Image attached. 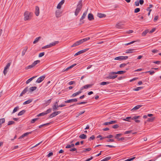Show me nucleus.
<instances>
[{
    "label": "nucleus",
    "instance_id": "obj_1",
    "mask_svg": "<svg viewBox=\"0 0 161 161\" xmlns=\"http://www.w3.org/2000/svg\"><path fill=\"white\" fill-rule=\"evenodd\" d=\"M24 20H29L31 19L32 17L31 13L28 11H25L24 13Z\"/></svg>",
    "mask_w": 161,
    "mask_h": 161
},
{
    "label": "nucleus",
    "instance_id": "obj_2",
    "mask_svg": "<svg viewBox=\"0 0 161 161\" xmlns=\"http://www.w3.org/2000/svg\"><path fill=\"white\" fill-rule=\"evenodd\" d=\"M82 7V3L81 1H80L78 3L77 5L76 8L75 12V15L77 16L81 10Z\"/></svg>",
    "mask_w": 161,
    "mask_h": 161
},
{
    "label": "nucleus",
    "instance_id": "obj_3",
    "mask_svg": "<svg viewBox=\"0 0 161 161\" xmlns=\"http://www.w3.org/2000/svg\"><path fill=\"white\" fill-rule=\"evenodd\" d=\"M40 62V60H37L35 61L31 65H29L25 68L26 69H30L34 67L36 64L39 63Z\"/></svg>",
    "mask_w": 161,
    "mask_h": 161
},
{
    "label": "nucleus",
    "instance_id": "obj_4",
    "mask_svg": "<svg viewBox=\"0 0 161 161\" xmlns=\"http://www.w3.org/2000/svg\"><path fill=\"white\" fill-rule=\"evenodd\" d=\"M87 10L86 11H85L83 14L82 16H81V18H80V24H83L84 23V21H82V20L84 19L85 17H86L87 14Z\"/></svg>",
    "mask_w": 161,
    "mask_h": 161
},
{
    "label": "nucleus",
    "instance_id": "obj_5",
    "mask_svg": "<svg viewBox=\"0 0 161 161\" xmlns=\"http://www.w3.org/2000/svg\"><path fill=\"white\" fill-rule=\"evenodd\" d=\"M62 13V11L60 9H58L55 12V15L56 17L57 18L60 17L61 16Z\"/></svg>",
    "mask_w": 161,
    "mask_h": 161
},
{
    "label": "nucleus",
    "instance_id": "obj_6",
    "mask_svg": "<svg viewBox=\"0 0 161 161\" xmlns=\"http://www.w3.org/2000/svg\"><path fill=\"white\" fill-rule=\"evenodd\" d=\"M89 48H86L82 50H81L80 51H79L77 53L75 54V56H76L78 55H79V54H80L83 53H84L86 51H88L89 50Z\"/></svg>",
    "mask_w": 161,
    "mask_h": 161
},
{
    "label": "nucleus",
    "instance_id": "obj_7",
    "mask_svg": "<svg viewBox=\"0 0 161 161\" xmlns=\"http://www.w3.org/2000/svg\"><path fill=\"white\" fill-rule=\"evenodd\" d=\"M60 113L61 112L59 111L54 112L50 115L49 117L50 118H52L58 114H60Z\"/></svg>",
    "mask_w": 161,
    "mask_h": 161
},
{
    "label": "nucleus",
    "instance_id": "obj_8",
    "mask_svg": "<svg viewBox=\"0 0 161 161\" xmlns=\"http://www.w3.org/2000/svg\"><path fill=\"white\" fill-rule=\"evenodd\" d=\"M93 84H92L86 85L81 87L80 89H81V90L82 91L84 89H87L88 88L91 87L92 86H93Z\"/></svg>",
    "mask_w": 161,
    "mask_h": 161
},
{
    "label": "nucleus",
    "instance_id": "obj_9",
    "mask_svg": "<svg viewBox=\"0 0 161 161\" xmlns=\"http://www.w3.org/2000/svg\"><path fill=\"white\" fill-rule=\"evenodd\" d=\"M112 72H111L107 77V78L110 79H114L116 78L117 76V75H115V74H112Z\"/></svg>",
    "mask_w": 161,
    "mask_h": 161
},
{
    "label": "nucleus",
    "instance_id": "obj_10",
    "mask_svg": "<svg viewBox=\"0 0 161 161\" xmlns=\"http://www.w3.org/2000/svg\"><path fill=\"white\" fill-rule=\"evenodd\" d=\"M77 101V100L76 98H74L72 99H69L64 101V103H71L72 102H76Z\"/></svg>",
    "mask_w": 161,
    "mask_h": 161
},
{
    "label": "nucleus",
    "instance_id": "obj_11",
    "mask_svg": "<svg viewBox=\"0 0 161 161\" xmlns=\"http://www.w3.org/2000/svg\"><path fill=\"white\" fill-rule=\"evenodd\" d=\"M64 2V0H62L58 4L57 6V8L58 9H60L62 7V6Z\"/></svg>",
    "mask_w": 161,
    "mask_h": 161
},
{
    "label": "nucleus",
    "instance_id": "obj_12",
    "mask_svg": "<svg viewBox=\"0 0 161 161\" xmlns=\"http://www.w3.org/2000/svg\"><path fill=\"white\" fill-rule=\"evenodd\" d=\"M122 135V134L120 133H119L117 134L115 136V138L117 139L118 141H120V140H123L125 139V138L124 137H121L120 138H118V137Z\"/></svg>",
    "mask_w": 161,
    "mask_h": 161
},
{
    "label": "nucleus",
    "instance_id": "obj_13",
    "mask_svg": "<svg viewBox=\"0 0 161 161\" xmlns=\"http://www.w3.org/2000/svg\"><path fill=\"white\" fill-rule=\"evenodd\" d=\"M45 78L44 76H42L39 77L36 80V82L38 83H40Z\"/></svg>",
    "mask_w": 161,
    "mask_h": 161
},
{
    "label": "nucleus",
    "instance_id": "obj_14",
    "mask_svg": "<svg viewBox=\"0 0 161 161\" xmlns=\"http://www.w3.org/2000/svg\"><path fill=\"white\" fill-rule=\"evenodd\" d=\"M35 13L36 15L37 16H38L39 15V14H40L39 8L37 6H36V7L35 11Z\"/></svg>",
    "mask_w": 161,
    "mask_h": 161
},
{
    "label": "nucleus",
    "instance_id": "obj_15",
    "mask_svg": "<svg viewBox=\"0 0 161 161\" xmlns=\"http://www.w3.org/2000/svg\"><path fill=\"white\" fill-rule=\"evenodd\" d=\"M51 111H52V109L49 108V109H47L45 112L41 113V115L42 116H44L45 115H46V114L50 113Z\"/></svg>",
    "mask_w": 161,
    "mask_h": 161
},
{
    "label": "nucleus",
    "instance_id": "obj_16",
    "mask_svg": "<svg viewBox=\"0 0 161 161\" xmlns=\"http://www.w3.org/2000/svg\"><path fill=\"white\" fill-rule=\"evenodd\" d=\"M82 92V90L80 89L79 91L75 93L72 94L71 95V97H75L76 96L79 95V94H80Z\"/></svg>",
    "mask_w": 161,
    "mask_h": 161
},
{
    "label": "nucleus",
    "instance_id": "obj_17",
    "mask_svg": "<svg viewBox=\"0 0 161 161\" xmlns=\"http://www.w3.org/2000/svg\"><path fill=\"white\" fill-rule=\"evenodd\" d=\"M123 25V24L121 22L118 23L116 25L115 27L119 29H122L123 28L122 25Z\"/></svg>",
    "mask_w": 161,
    "mask_h": 161
},
{
    "label": "nucleus",
    "instance_id": "obj_18",
    "mask_svg": "<svg viewBox=\"0 0 161 161\" xmlns=\"http://www.w3.org/2000/svg\"><path fill=\"white\" fill-rule=\"evenodd\" d=\"M59 107L58 104V102H56L53 106V111L57 110L58 108Z\"/></svg>",
    "mask_w": 161,
    "mask_h": 161
},
{
    "label": "nucleus",
    "instance_id": "obj_19",
    "mask_svg": "<svg viewBox=\"0 0 161 161\" xmlns=\"http://www.w3.org/2000/svg\"><path fill=\"white\" fill-rule=\"evenodd\" d=\"M31 133H32L31 132L25 133L23 134L21 136L19 137V139H20L23 138L24 137L27 136V135H28L29 134H31Z\"/></svg>",
    "mask_w": 161,
    "mask_h": 161
},
{
    "label": "nucleus",
    "instance_id": "obj_20",
    "mask_svg": "<svg viewBox=\"0 0 161 161\" xmlns=\"http://www.w3.org/2000/svg\"><path fill=\"white\" fill-rule=\"evenodd\" d=\"M125 72V71H118L117 72H112V74H123Z\"/></svg>",
    "mask_w": 161,
    "mask_h": 161
},
{
    "label": "nucleus",
    "instance_id": "obj_21",
    "mask_svg": "<svg viewBox=\"0 0 161 161\" xmlns=\"http://www.w3.org/2000/svg\"><path fill=\"white\" fill-rule=\"evenodd\" d=\"M28 90V87H27L25 88L24 90L21 93V94H20V96H22L23 95L25 94L27 92Z\"/></svg>",
    "mask_w": 161,
    "mask_h": 161
},
{
    "label": "nucleus",
    "instance_id": "obj_22",
    "mask_svg": "<svg viewBox=\"0 0 161 161\" xmlns=\"http://www.w3.org/2000/svg\"><path fill=\"white\" fill-rule=\"evenodd\" d=\"M88 18L90 20H92L94 19L93 15L91 13H90L88 14Z\"/></svg>",
    "mask_w": 161,
    "mask_h": 161
},
{
    "label": "nucleus",
    "instance_id": "obj_23",
    "mask_svg": "<svg viewBox=\"0 0 161 161\" xmlns=\"http://www.w3.org/2000/svg\"><path fill=\"white\" fill-rule=\"evenodd\" d=\"M59 43V42L58 41H55L53 42H51L49 44L50 47H51L52 46H54L58 44Z\"/></svg>",
    "mask_w": 161,
    "mask_h": 161
},
{
    "label": "nucleus",
    "instance_id": "obj_24",
    "mask_svg": "<svg viewBox=\"0 0 161 161\" xmlns=\"http://www.w3.org/2000/svg\"><path fill=\"white\" fill-rule=\"evenodd\" d=\"M97 16L100 18H102L105 17L106 15L104 14L98 13L97 14Z\"/></svg>",
    "mask_w": 161,
    "mask_h": 161
},
{
    "label": "nucleus",
    "instance_id": "obj_25",
    "mask_svg": "<svg viewBox=\"0 0 161 161\" xmlns=\"http://www.w3.org/2000/svg\"><path fill=\"white\" fill-rule=\"evenodd\" d=\"M75 65H76V64H74L71 65V66H70L68 67L66 69H64L63 70V72H65V71L68 70L69 69L72 68Z\"/></svg>",
    "mask_w": 161,
    "mask_h": 161
},
{
    "label": "nucleus",
    "instance_id": "obj_26",
    "mask_svg": "<svg viewBox=\"0 0 161 161\" xmlns=\"http://www.w3.org/2000/svg\"><path fill=\"white\" fill-rule=\"evenodd\" d=\"M142 106V105H138L135 107L134 108H133L132 109H131V111H133L134 110H136L138 109L139 108H140Z\"/></svg>",
    "mask_w": 161,
    "mask_h": 161
},
{
    "label": "nucleus",
    "instance_id": "obj_27",
    "mask_svg": "<svg viewBox=\"0 0 161 161\" xmlns=\"http://www.w3.org/2000/svg\"><path fill=\"white\" fill-rule=\"evenodd\" d=\"M41 38V36H39L36 38L33 42V44H36L37 42Z\"/></svg>",
    "mask_w": 161,
    "mask_h": 161
},
{
    "label": "nucleus",
    "instance_id": "obj_28",
    "mask_svg": "<svg viewBox=\"0 0 161 161\" xmlns=\"http://www.w3.org/2000/svg\"><path fill=\"white\" fill-rule=\"evenodd\" d=\"M134 50V49H128L126 51L125 53H132L133 52V51Z\"/></svg>",
    "mask_w": 161,
    "mask_h": 161
},
{
    "label": "nucleus",
    "instance_id": "obj_29",
    "mask_svg": "<svg viewBox=\"0 0 161 161\" xmlns=\"http://www.w3.org/2000/svg\"><path fill=\"white\" fill-rule=\"evenodd\" d=\"M32 101V100L31 99H29L28 100H27L23 104L24 105H25L26 104H28L31 103Z\"/></svg>",
    "mask_w": 161,
    "mask_h": 161
},
{
    "label": "nucleus",
    "instance_id": "obj_30",
    "mask_svg": "<svg viewBox=\"0 0 161 161\" xmlns=\"http://www.w3.org/2000/svg\"><path fill=\"white\" fill-rule=\"evenodd\" d=\"M27 49H28V47H25L24 49L22 52V56H23L25 54L26 51L27 50Z\"/></svg>",
    "mask_w": 161,
    "mask_h": 161
},
{
    "label": "nucleus",
    "instance_id": "obj_31",
    "mask_svg": "<svg viewBox=\"0 0 161 161\" xmlns=\"http://www.w3.org/2000/svg\"><path fill=\"white\" fill-rule=\"evenodd\" d=\"M79 137L82 139H85L86 137V135L83 134L80 135Z\"/></svg>",
    "mask_w": 161,
    "mask_h": 161
},
{
    "label": "nucleus",
    "instance_id": "obj_32",
    "mask_svg": "<svg viewBox=\"0 0 161 161\" xmlns=\"http://www.w3.org/2000/svg\"><path fill=\"white\" fill-rule=\"evenodd\" d=\"M36 88L37 87L36 86H33L31 87L30 88V91L31 92H32L34 91V90H36Z\"/></svg>",
    "mask_w": 161,
    "mask_h": 161
},
{
    "label": "nucleus",
    "instance_id": "obj_33",
    "mask_svg": "<svg viewBox=\"0 0 161 161\" xmlns=\"http://www.w3.org/2000/svg\"><path fill=\"white\" fill-rule=\"evenodd\" d=\"M25 110H23L20 111L19 112L18 114V116L22 115L25 113Z\"/></svg>",
    "mask_w": 161,
    "mask_h": 161
},
{
    "label": "nucleus",
    "instance_id": "obj_34",
    "mask_svg": "<svg viewBox=\"0 0 161 161\" xmlns=\"http://www.w3.org/2000/svg\"><path fill=\"white\" fill-rule=\"evenodd\" d=\"M19 109V107L18 106L16 107L14 109L12 113L13 114L15 113V112H17L18 110Z\"/></svg>",
    "mask_w": 161,
    "mask_h": 161
},
{
    "label": "nucleus",
    "instance_id": "obj_35",
    "mask_svg": "<svg viewBox=\"0 0 161 161\" xmlns=\"http://www.w3.org/2000/svg\"><path fill=\"white\" fill-rule=\"evenodd\" d=\"M148 30H146L144 31L142 33V36H145L148 32Z\"/></svg>",
    "mask_w": 161,
    "mask_h": 161
},
{
    "label": "nucleus",
    "instance_id": "obj_36",
    "mask_svg": "<svg viewBox=\"0 0 161 161\" xmlns=\"http://www.w3.org/2000/svg\"><path fill=\"white\" fill-rule=\"evenodd\" d=\"M131 119V117H126L125 119H123V120L125 121H127L129 122H130V121L129 120Z\"/></svg>",
    "mask_w": 161,
    "mask_h": 161
},
{
    "label": "nucleus",
    "instance_id": "obj_37",
    "mask_svg": "<svg viewBox=\"0 0 161 161\" xmlns=\"http://www.w3.org/2000/svg\"><path fill=\"white\" fill-rule=\"evenodd\" d=\"M110 158L111 157H107L101 160V161H107L109 160Z\"/></svg>",
    "mask_w": 161,
    "mask_h": 161
},
{
    "label": "nucleus",
    "instance_id": "obj_38",
    "mask_svg": "<svg viewBox=\"0 0 161 161\" xmlns=\"http://www.w3.org/2000/svg\"><path fill=\"white\" fill-rule=\"evenodd\" d=\"M121 60H125L128 58V57L127 56H121Z\"/></svg>",
    "mask_w": 161,
    "mask_h": 161
},
{
    "label": "nucleus",
    "instance_id": "obj_39",
    "mask_svg": "<svg viewBox=\"0 0 161 161\" xmlns=\"http://www.w3.org/2000/svg\"><path fill=\"white\" fill-rule=\"evenodd\" d=\"M109 84V82H103L100 83V85H104Z\"/></svg>",
    "mask_w": 161,
    "mask_h": 161
},
{
    "label": "nucleus",
    "instance_id": "obj_40",
    "mask_svg": "<svg viewBox=\"0 0 161 161\" xmlns=\"http://www.w3.org/2000/svg\"><path fill=\"white\" fill-rule=\"evenodd\" d=\"M143 88L142 87H137L133 89L135 91H138L141 89H142Z\"/></svg>",
    "mask_w": 161,
    "mask_h": 161
},
{
    "label": "nucleus",
    "instance_id": "obj_41",
    "mask_svg": "<svg viewBox=\"0 0 161 161\" xmlns=\"http://www.w3.org/2000/svg\"><path fill=\"white\" fill-rule=\"evenodd\" d=\"M14 123H15V122L14 121H9L8 123V125H11L14 124Z\"/></svg>",
    "mask_w": 161,
    "mask_h": 161
},
{
    "label": "nucleus",
    "instance_id": "obj_42",
    "mask_svg": "<svg viewBox=\"0 0 161 161\" xmlns=\"http://www.w3.org/2000/svg\"><path fill=\"white\" fill-rule=\"evenodd\" d=\"M85 111H83L80 112V113H78L77 114V115L76 116V117H78L80 115L83 114L84 113Z\"/></svg>",
    "mask_w": 161,
    "mask_h": 161
},
{
    "label": "nucleus",
    "instance_id": "obj_43",
    "mask_svg": "<svg viewBox=\"0 0 161 161\" xmlns=\"http://www.w3.org/2000/svg\"><path fill=\"white\" fill-rule=\"evenodd\" d=\"M114 60H121V56L116 57L114 58Z\"/></svg>",
    "mask_w": 161,
    "mask_h": 161
},
{
    "label": "nucleus",
    "instance_id": "obj_44",
    "mask_svg": "<svg viewBox=\"0 0 161 161\" xmlns=\"http://www.w3.org/2000/svg\"><path fill=\"white\" fill-rule=\"evenodd\" d=\"M90 39V37H87L86 38H85L82 39V40L83 42H85L87 40H89Z\"/></svg>",
    "mask_w": 161,
    "mask_h": 161
},
{
    "label": "nucleus",
    "instance_id": "obj_45",
    "mask_svg": "<svg viewBox=\"0 0 161 161\" xmlns=\"http://www.w3.org/2000/svg\"><path fill=\"white\" fill-rule=\"evenodd\" d=\"M135 158H136V157H134L133 158H131L130 159H126L125 161H132V160H133V159H134Z\"/></svg>",
    "mask_w": 161,
    "mask_h": 161
},
{
    "label": "nucleus",
    "instance_id": "obj_46",
    "mask_svg": "<svg viewBox=\"0 0 161 161\" xmlns=\"http://www.w3.org/2000/svg\"><path fill=\"white\" fill-rule=\"evenodd\" d=\"M5 122V119L4 118H2L0 119V122L2 124L4 123Z\"/></svg>",
    "mask_w": 161,
    "mask_h": 161
},
{
    "label": "nucleus",
    "instance_id": "obj_47",
    "mask_svg": "<svg viewBox=\"0 0 161 161\" xmlns=\"http://www.w3.org/2000/svg\"><path fill=\"white\" fill-rule=\"evenodd\" d=\"M50 124V123H46V124H43V125H40L39 126V127L40 128H41L42 127L45 126V125H49V124Z\"/></svg>",
    "mask_w": 161,
    "mask_h": 161
},
{
    "label": "nucleus",
    "instance_id": "obj_48",
    "mask_svg": "<svg viewBox=\"0 0 161 161\" xmlns=\"http://www.w3.org/2000/svg\"><path fill=\"white\" fill-rule=\"evenodd\" d=\"M140 11V9L139 8H137L135 9L134 12L135 13H137L139 12Z\"/></svg>",
    "mask_w": 161,
    "mask_h": 161
},
{
    "label": "nucleus",
    "instance_id": "obj_49",
    "mask_svg": "<svg viewBox=\"0 0 161 161\" xmlns=\"http://www.w3.org/2000/svg\"><path fill=\"white\" fill-rule=\"evenodd\" d=\"M79 45L78 44V43L77 42H75V43H74L73 45H72L71 46V47H74L76 46H78Z\"/></svg>",
    "mask_w": 161,
    "mask_h": 161
},
{
    "label": "nucleus",
    "instance_id": "obj_50",
    "mask_svg": "<svg viewBox=\"0 0 161 161\" xmlns=\"http://www.w3.org/2000/svg\"><path fill=\"white\" fill-rule=\"evenodd\" d=\"M10 63H9L7 64L6 66L5 67L4 69H7L10 67Z\"/></svg>",
    "mask_w": 161,
    "mask_h": 161
},
{
    "label": "nucleus",
    "instance_id": "obj_51",
    "mask_svg": "<svg viewBox=\"0 0 161 161\" xmlns=\"http://www.w3.org/2000/svg\"><path fill=\"white\" fill-rule=\"evenodd\" d=\"M44 54H45V53L44 52H42V53H40L39 54L38 57H42L44 55Z\"/></svg>",
    "mask_w": 161,
    "mask_h": 161
},
{
    "label": "nucleus",
    "instance_id": "obj_52",
    "mask_svg": "<svg viewBox=\"0 0 161 161\" xmlns=\"http://www.w3.org/2000/svg\"><path fill=\"white\" fill-rule=\"evenodd\" d=\"M126 65H127L126 64H125V63L122 64H121L120 65L119 67L120 68L124 67L125 66H126Z\"/></svg>",
    "mask_w": 161,
    "mask_h": 161
},
{
    "label": "nucleus",
    "instance_id": "obj_53",
    "mask_svg": "<svg viewBox=\"0 0 161 161\" xmlns=\"http://www.w3.org/2000/svg\"><path fill=\"white\" fill-rule=\"evenodd\" d=\"M140 117V116H135L133 117L132 118V119H137L139 118Z\"/></svg>",
    "mask_w": 161,
    "mask_h": 161
},
{
    "label": "nucleus",
    "instance_id": "obj_54",
    "mask_svg": "<svg viewBox=\"0 0 161 161\" xmlns=\"http://www.w3.org/2000/svg\"><path fill=\"white\" fill-rule=\"evenodd\" d=\"M38 119V118L33 119L31 120V123H34L35 121Z\"/></svg>",
    "mask_w": 161,
    "mask_h": 161
},
{
    "label": "nucleus",
    "instance_id": "obj_55",
    "mask_svg": "<svg viewBox=\"0 0 161 161\" xmlns=\"http://www.w3.org/2000/svg\"><path fill=\"white\" fill-rule=\"evenodd\" d=\"M135 42H136L135 41H133L130 42H129V43H125L124 45H125V46L128 45H129L132 44L133 43Z\"/></svg>",
    "mask_w": 161,
    "mask_h": 161
},
{
    "label": "nucleus",
    "instance_id": "obj_56",
    "mask_svg": "<svg viewBox=\"0 0 161 161\" xmlns=\"http://www.w3.org/2000/svg\"><path fill=\"white\" fill-rule=\"evenodd\" d=\"M75 82L74 81H71L69 82L68 83V84L69 85H71L73 84H75Z\"/></svg>",
    "mask_w": 161,
    "mask_h": 161
},
{
    "label": "nucleus",
    "instance_id": "obj_57",
    "mask_svg": "<svg viewBox=\"0 0 161 161\" xmlns=\"http://www.w3.org/2000/svg\"><path fill=\"white\" fill-rule=\"evenodd\" d=\"M113 137V136L112 135H109L108 136H106V137H104V138H112Z\"/></svg>",
    "mask_w": 161,
    "mask_h": 161
},
{
    "label": "nucleus",
    "instance_id": "obj_58",
    "mask_svg": "<svg viewBox=\"0 0 161 161\" xmlns=\"http://www.w3.org/2000/svg\"><path fill=\"white\" fill-rule=\"evenodd\" d=\"M95 138V136H94L92 135L91 136L90 138H89V140L90 141H91V140H93Z\"/></svg>",
    "mask_w": 161,
    "mask_h": 161
},
{
    "label": "nucleus",
    "instance_id": "obj_59",
    "mask_svg": "<svg viewBox=\"0 0 161 161\" xmlns=\"http://www.w3.org/2000/svg\"><path fill=\"white\" fill-rule=\"evenodd\" d=\"M146 72L149 73L151 75H152L154 73V72L153 71H149L147 72Z\"/></svg>",
    "mask_w": 161,
    "mask_h": 161
},
{
    "label": "nucleus",
    "instance_id": "obj_60",
    "mask_svg": "<svg viewBox=\"0 0 161 161\" xmlns=\"http://www.w3.org/2000/svg\"><path fill=\"white\" fill-rule=\"evenodd\" d=\"M131 131H132L131 130H129V131H126L125 132L124 134H129V133H130L131 132Z\"/></svg>",
    "mask_w": 161,
    "mask_h": 161
},
{
    "label": "nucleus",
    "instance_id": "obj_61",
    "mask_svg": "<svg viewBox=\"0 0 161 161\" xmlns=\"http://www.w3.org/2000/svg\"><path fill=\"white\" fill-rule=\"evenodd\" d=\"M155 118L153 117L151 118H149L148 119V121H152L153 120H154Z\"/></svg>",
    "mask_w": 161,
    "mask_h": 161
},
{
    "label": "nucleus",
    "instance_id": "obj_62",
    "mask_svg": "<svg viewBox=\"0 0 161 161\" xmlns=\"http://www.w3.org/2000/svg\"><path fill=\"white\" fill-rule=\"evenodd\" d=\"M77 42L78 43V44L79 45L80 44H81L82 43H83V42L82 39L79 40V41H78Z\"/></svg>",
    "mask_w": 161,
    "mask_h": 161
},
{
    "label": "nucleus",
    "instance_id": "obj_63",
    "mask_svg": "<svg viewBox=\"0 0 161 161\" xmlns=\"http://www.w3.org/2000/svg\"><path fill=\"white\" fill-rule=\"evenodd\" d=\"M135 5L136 6H138L139 5V2L138 1H136L135 3Z\"/></svg>",
    "mask_w": 161,
    "mask_h": 161
},
{
    "label": "nucleus",
    "instance_id": "obj_64",
    "mask_svg": "<svg viewBox=\"0 0 161 161\" xmlns=\"http://www.w3.org/2000/svg\"><path fill=\"white\" fill-rule=\"evenodd\" d=\"M144 3L143 0H140L139 2V4L140 3L141 5H142Z\"/></svg>",
    "mask_w": 161,
    "mask_h": 161
}]
</instances>
